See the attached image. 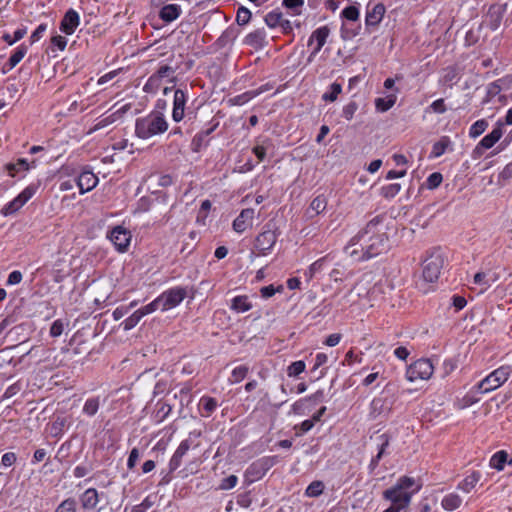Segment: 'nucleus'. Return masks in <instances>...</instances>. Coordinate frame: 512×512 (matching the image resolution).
Here are the masks:
<instances>
[{"mask_svg":"<svg viewBox=\"0 0 512 512\" xmlns=\"http://www.w3.org/2000/svg\"><path fill=\"white\" fill-rule=\"evenodd\" d=\"M377 224L369 222L365 229L351 238L346 251L357 260H368L388 248V239L383 233H376Z\"/></svg>","mask_w":512,"mask_h":512,"instance_id":"nucleus-1","label":"nucleus"},{"mask_svg":"<svg viewBox=\"0 0 512 512\" xmlns=\"http://www.w3.org/2000/svg\"><path fill=\"white\" fill-rule=\"evenodd\" d=\"M420 488L421 485L417 484L413 477L402 476L393 487L383 492V497L391 501L393 505L405 509L410 505L412 496L416 494Z\"/></svg>","mask_w":512,"mask_h":512,"instance_id":"nucleus-2","label":"nucleus"},{"mask_svg":"<svg viewBox=\"0 0 512 512\" xmlns=\"http://www.w3.org/2000/svg\"><path fill=\"white\" fill-rule=\"evenodd\" d=\"M168 127L164 114L159 111H152L145 117L136 120L135 134L138 138L146 140L165 133Z\"/></svg>","mask_w":512,"mask_h":512,"instance_id":"nucleus-3","label":"nucleus"},{"mask_svg":"<svg viewBox=\"0 0 512 512\" xmlns=\"http://www.w3.org/2000/svg\"><path fill=\"white\" fill-rule=\"evenodd\" d=\"M445 256L440 249L433 250L423 261L422 275L425 281L435 282L438 280L444 267Z\"/></svg>","mask_w":512,"mask_h":512,"instance_id":"nucleus-4","label":"nucleus"},{"mask_svg":"<svg viewBox=\"0 0 512 512\" xmlns=\"http://www.w3.org/2000/svg\"><path fill=\"white\" fill-rule=\"evenodd\" d=\"M279 234L276 223L269 221L264 225L262 232L255 238L254 248L259 254L266 255L273 249Z\"/></svg>","mask_w":512,"mask_h":512,"instance_id":"nucleus-5","label":"nucleus"},{"mask_svg":"<svg viewBox=\"0 0 512 512\" xmlns=\"http://www.w3.org/2000/svg\"><path fill=\"white\" fill-rule=\"evenodd\" d=\"M511 371V367L508 365L501 366L492 371L478 383V391L480 393H488L499 388L509 379Z\"/></svg>","mask_w":512,"mask_h":512,"instance_id":"nucleus-6","label":"nucleus"},{"mask_svg":"<svg viewBox=\"0 0 512 512\" xmlns=\"http://www.w3.org/2000/svg\"><path fill=\"white\" fill-rule=\"evenodd\" d=\"M434 373V365L430 359L421 358L412 363L406 371V379L409 382L428 380Z\"/></svg>","mask_w":512,"mask_h":512,"instance_id":"nucleus-7","label":"nucleus"},{"mask_svg":"<svg viewBox=\"0 0 512 512\" xmlns=\"http://www.w3.org/2000/svg\"><path fill=\"white\" fill-rule=\"evenodd\" d=\"M39 186L40 182L28 185L17 197L2 208L1 213L4 216H8L17 212L35 195Z\"/></svg>","mask_w":512,"mask_h":512,"instance_id":"nucleus-8","label":"nucleus"},{"mask_svg":"<svg viewBox=\"0 0 512 512\" xmlns=\"http://www.w3.org/2000/svg\"><path fill=\"white\" fill-rule=\"evenodd\" d=\"M187 290L183 287H174L164 291L157 298L161 311H167L178 306L186 297Z\"/></svg>","mask_w":512,"mask_h":512,"instance_id":"nucleus-9","label":"nucleus"},{"mask_svg":"<svg viewBox=\"0 0 512 512\" xmlns=\"http://www.w3.org/2000/svg\"><path fill=\"white\" fill-rule=\"evenodd\" d=\"M176 68H173L169 65H162L160 66L156 72H154L147 80L146 84L144 85V91L150 92L153 89H156L160 86L161 80L163 78H168L169 82L175 84L176 78L173 76L175 73Z\"/></svg>","mask_w":512,"mask_h":512,"instance_id":"nucleus-10","label":"nucleus"},{"mask_svg":"<svg viewBox=\"0 0 512 512\" xmlns=\"http://www.w3.org/2000/svg\"><path fill=\"white\" fill-rule=\"evenodd\" d=\"M506 9V3L492 4L484 17L483 24L492 31L497 30L500 27Z\"/></svg>","mask_w":512,"mask_h":512,"instance_id":"nucleus-11","label":"nucleus"},{"mask_svg":"<svg viewBox=\"0 0 512 512\" xmlns=\"http://www.w3.org/2000/svg\"><path fill=\"white\" fill-rule=\"evenodd\" d=\"M385 6L382 3L367 5L366 17H365V29L368 33L373 32L380 22L382 21L385 14Z\"/></svg>","mask_w":512,"mask_h":512,"instance_id":"nucleus-12","label":"nucleus"},{"mask_svg":"<svg viewBox=\"0 0 512 512\" xmlns=\"http://www.w3.org/2000/svg\"><path fill=\"white\" fill-rule=\"evenodd\" d=\"M329 35L330 29L328 28V26H321L312 32L308 40V46L314 47L311 54L308 57V62H312L313 58L321 51Z\"/></svg>","mask_w":512,"mask_h":512,"instance_id":"nucleus-13","label":"nucleus"},{"mask_svg":"<svg viewBox=\"0 0 512 512\" xmlns=\"http://www.w3.org/2000/svg\"><path fill=\"white\" fill-rule=\"evenodd\" d=\"M108 237L119 252L127 251L131 241L129 230L123 226H116L110 231Z\"/></svg>","mask_w":512,"mask_h":512,"instance_id":"nucleus-14","label":"nucleus"},{"mask_svg":"<svg viewBox=\"0 0 512 512\" xmlns=\"http://www.w3.org/2000/svg\"><path fill=\"white\" fill-rule=\"evenodd\" d=\"M188 100L187 91L178 88L174 91L172 119L175 122H180L185 116V106Z\"/></svg>","mask_w":512,"mask_h":512,"instance_id":"nucleus-15","label":"nucleus"},{"mask_svg":"<svg viewBox=\"0 0 512 512\" xmlns=\"http://www.w3.org/2000/svg\"><path fill=\"white\" fill-rule=\"evenodd\" d=\"M255 217V211L252 208L243 209L240 214L233 221V230L237 233H243L248 228L252 227Z\"/></svg>","mask_w":512,"mask_h":512,"instance_id":"nucleus-16","label":"nucleus"},{"mask_svg":"<svg viewBox=\"0 0 512 512\" xmlns=\"http://www.w3.org/2000/svg\"><path fill=\"white\" fill-rule=\"evenodd\" d=\"M80 23V17L79 14L74 9H69L60 25V29L62 32H64L67 35H71L75 32L76 28L79 26Z\"/></svg>","mask_w":512,"mask_h":512,"instance_id":"nucleus-17","label":"nucleus"},{"mask_svg":"<svg viewBox=\"0 0 512 512\" xmlns=\"http://www.w3.org/2000/svg\"><path fill=\"white\" fill-rule=\"evenodd\" d=\"M190 441L188 439H185L181 441L179 446L177 447L176 451L172 455L170 461H169V471L173 472L176 469H178L182 463V458L187 454L188 450L190 449Z\"/></svg>","mask_w":512,"mask_h":512,"instance_id":"nucleus-18","label":"nucleus"},{"mask_svg":"<svg viewBox=\"0 0 512 512\" xmlns=\"http://www.w3.org/2000/svg\"><path fill=\"white\" fill-rule=\"evenodd\" d=\"M97 183L98 178L91 171H83L77 179V186L81 194L91 191Z\"/></svg>","mask_w":512,"mask_h":512,"instance_id":"nucleus-19","label":"nucleus"},{"mask_svg":"<svg viewBox=\"0 0 512 512\" xmlns=\"http://www.w3.org/2000/svg\"><path fill=\"white\" fill-rule=\"evenodd\" d=\"M100 501V494L95 488H88L80 495L81 507L84 510H93Z\"/></svg>","mask_w":512,"mask_h":512,"instance_id":"nucleus-20","label":"nucleus"},{"mask_svg":"<svg viewBox=\"0 0 512 512\" xmlns=\"http://www.w3.org/2000/svg\"><path fill=\"white\" fill-rule=\"evenodd\" d=\"M502 126V120H499L496 124V127L480 140L479 144L481 147H483L485 150L492 148L503 135Z\"/></svg>","mask_w":512,"mask_h":512,"instance_id":"nucleus-21","label":"nucleus"},{"mask_svg":"<svg viewBox=\"0 0 512 512\" xmlns=\"http://www.w3.org/2000/svg\"><path fill=\"white\" fill-rule=\"evenodd\" d=\"M329 261L330 255L328 254L313 262L304 272L306 280L310 282L315 276L321 273L326 268Z\"/></svg>","mask_w":512,"mask_h":512,"instance_id":"nucleus-22","label":"nucleus"},{"mask_svg":"<svg viewBox=\"0 0 512 512\" xmlns=\"http://www.w3.org/2000/svg\"><path fill=\"white\" fill-rule=\"evenodd\" d=\"M252 303L247 295H239L231 300L230 309L236 313H244L252 309Z\"/></svg>","mask_w":512,"mask_h":512,"instance_id":"nucleus-23","label":"nucleus"},{"mask_svg":"<svg viewBox=\"0 0 512 512\" xmlns=\"http://www.w3.org/2000/svg\"><path fill=\"white\" fill-rule=\"evenodd\" d=\"M181 13V8L177 4H167L160 10V18L165 22L176 20Z\"/></svg>","mask_w":512,"mask_h":512,"instance_id":"nucleus-24","label":"nucleus"},{"mask_svg":"<svg viewBox=\"0 0 512 512\" xmlns=\"http://www.w3.org/2000/svg\"><path fill=\"white\" fill-rule=\"evenodd\" d=\"M379 445H378V453L375 457L372 458L369 468L373 471L377 466L381 458L383 457L386 448L389 446V437L386 434H382L378 437Z\"/></svg>","mask_w":512,"mask_h":512,"instance_id":"nucleus-25","label":"nucleus"},{"mask_svg":"<svg viewBox=\"0 0 512 512\" xmlns=\"http://www.w3.org/2000/svg\"><path fill=\"white\" fill-rule=\"evenodd\" d=\"M462 504V498L456 493H449L441 501V506L446 511H454Z\"/></svg>","mask_w":512,"mask_h":512,"instance_id":"nucleus-26","label":"nucleus"},{"mask_svg":"<svg viewBox=\"0 0 512 512\" xmlns=\"http://www.w3.org/2000/svg\"><path fill=\"white\" fill-rule=\"evenodd\" d=\"M266 90L267 89L265 88V86H261L258 89L246 91V92L234 97V99H233L234 104L244 105L245 103L249 102L250 100L257 97L258 95H260L261 93H263Z\"/></svg>","mask_w":512,"mask_h":512,"instance_id":"nucleus-27","label":"nucleus"},{"mask_svg":"<svg viewBox=\"0 0 512 512\" xmlns=\"http://www.w3.org/2000/svg\"><path fill=\"white\" fill-rule=\"evenodd\" d=\"M480 477L481 475L479 472L471 473L458 484V489L462 490L463 492L469 493L476 486V484L480 480Z\"/></svg>","mask_w":512,"mask_h":512,"instance_id":"nucleus-28","label":"nucleus"},{"mask_svg":"<svg viewBox=\"0 0 512 512\" xmlns=\"http://www.w3.org/2000/svg\"><path fill=\"white\" fill-rule=\"evenodd\" d=\"M5 169L8 171L11 177H15L16 174L20 171H28L30 169V165L25 158H19L15 163H7L5 165Z\"/></svg>","mask_w":512,"mask_h":512,"instance_id":"nucleus-29","label":"nucleus"},{"mask_svg":"<svg viewBox=\"0 0 512 512\" xmlns=\"http://www.w3.org/2000/svg\"><path fill=\"white\" fill-rule=\"evenodd\" d=\"M507 459L508 453L505 450H500L490 458L489 465L497 471H501L504 469Z\"/></svg>","mask_w":512,"mask_h":512,"instance_id":"nucleus-30","label":"nucleus"},{"mask_svg":"<svg viewBox=\"0 0 512 512\" xmlns=\"http://www.w3.org/2000/svg\"><path fill=\"white\" fill-rule=\"evenodd\" d=\"M498 277L496 274H493L492 276H489L484 272H478L474 275L473 282L477 285H481L482 291L487 290L492 283L496 282Z\"/></svg>","mask_w":512,"mask_h":512,"instance_id":"nucleus-31","label":"nucleus"},{"mask_svg":"<svg viewBox=\"0 0 512 512\" xmlns=\"http://www.w3.org/2000/svg\"><path fill=\"white\" fill-rule=\"evenodd\" d=\"M396 99L395 94H390L384 98H377L375 100V107L380 112H386L394 106Z\"/></svg>","mask_w":512,"mask_h":512,"instance_id":"nucleus-32","label":"nucleus"},{"mask_svg":"<svg viewBox=\"0 0 512 512\" xmlns=\"http://www.w3.org/2000/svg\"><path fill=\"white\" fill-rule=\"evenodd\" d=\"M200 405L204 411L202 416L209 417L216 410L218 403L215 398L203 396L200 399Z\"/></svg>","mask_w":512,"mask_h":512,"instance_id":"nucleus-33","label":"nucleus"},{"mask_svg":"<svg viewBox=\"0 0 512 512\" xmlns=\"http://www.w3.org/2000/svg\"><path fill=\"white\" fill-rule=\"evenodd\" d=\"M27 46L24 44L19 45L8 60L9 70L13 69L26 55Z\"/></svg>","mask_w":512,"mask_h":512,"instance_id":"nucleus-34","label":"nucleus"},{"mask_svg":"<svg viewBox=\"0 0 512 512\" xmlns=\"http://www.w3.org/2000/svg\"><path fill=\"white\" fill-rule=\"evenodd\" d=\"M450 143V139L447 136L442 137L439 141L433 144L431 156L434 158L442 156L446 152Z\"/></svg>","mask_w":512,"mask_h":512,"instance_id":"nucleus-35","label":"nucleus"},{"mask_svg":"<svg viewBox=\"0 0 512 512\" xmlns=\"http://www.w3.org/2000/svg\"><path fill=\"white\" fill-rule=\"evenodd\" d=\"M282 19L283 14L279 10L270 11L264 17L265 24L269 28H278Z\"/></svg>","mask_w":512,"mask_h":512,"instance_id":"nucleus-36","label":"nucleus"},{"mask_svg":"<svg viewBox=\"0 0 512 512\" xmlns=\"http://www.w3.org/2000/svg\"><path fill=\"white\" fill-rule=\"evenodd\" d=\"M265 32L264 30H256L252 33H249L245 38V43L252 46H262L265 41Z\"/></svg>","mask_w":512,"mask_h":512,"instance_id":"nucleus-37","label":"nucleus"},{"mask_svg":"<svg viewBox=\"0 0 512 512\" xmlns=\"http://www.w3.org/2000/svg\"><path fill=\"white\" fill-rule=\"evenodd\" d=\"M100 407V401L98 397L88 398L83 406V413L87 416H94Z\"/></svg>","mask_w":512,"mask_h":512,"instance_id":"nucleus-38","label":"nucleus"},{"mask_svg":"<svg viewBox=\"0 0 512 512\" xmlns=\"http://www.w3.org/2000/svg\"><path fill=\"white\" fill-rule=\"evenodd\" d=\"M488 127V122L485 119H480L474 122L469 129V136L473 139L480 136Z\"/></svg>","mask_w":512,"mask_h":512,"instance_id":"nucleus-39","label":"nucleus"},{"mask_svg":"<svg viewBox=\"0 0 512 512\" xmlns=\"http://www.w3.org/2000/svg\"><path fill=\"white\" fill-rule=\"evenodd\" d=\"M341 92H342L341 84L334 82L330 85V91L325 92L322 95V99H323V101H326V102H334L337 100V98H338L339 94H341Z\"/></svg>","mask_w":512,"mask_h":512,"instance_id":"nucleus-40","label":"nucleus"},{"mask_svg":"<svg viewBox=\"0 0 512 512\" xmlns=\"http://www.w3.org/2000/svg\"><path fill=\"white\" fill-rule=\"evenodd\" d=\"M459 79L458 68L455 66L447 67L443 70L442 80L445 84L456 83Z\"/></svg>","mask_w":512,"mask_h":512,"instance_id":"nucleus-41","label":"nucleus"},{"mask_svg":"<svg viewBox=\"0 0 512 512\" xmlns=\"http://www.w3.org/2000/svg\"><path fill=\"white\" fill-rule=\"evenodd\" d=\"M326 206H327L326 197L324 195H318L317 197H315L312 200L309 209L314 211L315 214L318 215L326 209Z\"/></svg>","mask_w":512,"mask_h":512,"instance_id":"nucleus-42","label":"nucleus"},{"mask_svg":"<svg viewBox=\"0 0 512 512\" xmlns=\"http://www.w3.org/2000/svg\"><path fill=\"white\" fill-rule=\"evenodd\" d=\"M249 368L246 365H240L235 367L232 370L230 382L231 383H239L241 382L248 374Z\"/></svg>","mask_w":512,"mask_h":512,"instance_id":"nucleus-43","label":"nucleus"},{"mask_svg":"<svg viewBox=\"0 0 512 512\" xmlns=\"http://www.w3.org/2000/svg\"><path fill=\"white\" fill-rule=\"evenodd\" d=\"M324 484L322 481H313L306 488L305 494L308 497H318L323 493Z\"/></svg>","mask_w":512,"mask_h":512,"instance_id":"nucleus-44","label":"nucleus"},{"mask_svg":"<svg viewBox=\"0 0 512 512\" xmlns=\"http://www.w3.org/2000/svg\"><path fill=\"white\" fill-rule=\"evenodd\" d=\"M141 319V314L138 310H136L132 315H130L121 323V326H123L125 331L131 330L140 322Z\"/></svg>","mask_w":512,"mask_h":512,"instance_id":"nucleus-45","label":"nucleus"},{"mask_svg":"<svg viewBox=\"0 0 512 512\" xmlns=\"http://www.w3.org/2000/svg\"><path fill=\"white\" fill-rule=\"evenodd\" d=\"M305 367H306V365H305L304 361L299 360V361L292 362L288 366L287 374L290 377H296L299 374H301L302 372H304Z\"/></svg>","mask_w":512,"mask_h":512,"instance_id":"nucleus-46","label":"nucleus"},{"mask_svg":"<svg viewBox=\"0 0 512 512\" xmlns=\"http://www.w3.org/2000/svg\"><path fill=\"white\" fill-rule=\"evenodd\" d=\"M401 190V185L398 183L389 184L381 189V194L385 198H393L395 197Z\"/></svg>","mask_w":512,"mask_h":512,"instance_id":"nucleus-47","label":"nucleus"},{"mask_svg":"<svg viewBox=\"0 0 512 512\" xmlns=\"http://www.w3.org/2000/svg\"><path fill=\"white\" fill-rule=\"evenodd\" d=\"M343 18L349 21H357L359 19V9L356 6H348L344 8L341 12Z\"/></svg>","mask_w":512,"mask_h":512,"instance_id":"nucleus-48","label":"nucleus"},{"mask_svg":"<svg viewBox=\"0 0 512 512\" xmlns=\"http://www.w3.org/2000/svg\"><path fill=\"white\" fill-rule=\"evenodd\" d=\"M358 110V104L355 101H350L342 109V116L350 121L353 119L355 112Z\"/></svg>","mask_w":512,"mask_h":512,"instance_id":"nucleus-49","label":"nucleus"},{"mask_svg":"<svg viewBox=\"0 0 512 512\" xmlns=\"http://www.w3.org/2000/svg\"><path fill=\"white\" fill-rule=\"evenodd\" d=\"M251 19V12L246 7H240L236 14V21L239 25H246Z\"/></svg>","mask_w":512,"mask_h":512,"instance_id":"nucleus-50","label":"nucleus"},{"mask_svg":"<svg viewBox=\"0 0 512 512\" xmlns=\"http://www.w3.org/2000/svg\"><path fill=\"white\" fill-rule=\"evenodd\" d=\"M55 512H76V502L72 498L62 501Z\"/></svg>","mask_w":512,"mask_h":512,"instance_id":"nucleus-51","label":"nucleus"},{"mask_svg":"<svg viewBox=\"0 0 512 512\" xmlns=\"http://www.w3.org/2000/svg\"><path fill=\"white\" fill-rule=\"evenodd\" d=\"M158 309L161 310V306H160V303L158 301V298H156L152 302L147 304L146 306L138 309V311H139V313L141 314V316L143 318L144 316H146L148 314H151V313L155 312Z\"/></svg>","mask_w":512,"mask_h":512,"instance_id":"nucleus-52","label":"nucleus"},{"mask_svg":"<svg viewBox=\"0 0 512 512\" xmlns=\"http://www.w3.org/2000/svg\"><path fill=\"white\" fill-rule=\"evenodd\" d=\"M314 421L311 420V419H307V420H304L300 425H296L294 427L295 431H296V436H301L305 433H307L308 431H310L313 427H314Z\"/></svg>","mask_w":512,"mask_h":512,"instance_id":"nucleus-53","label":"nucleus"},{"mask_svg":"<svg viewBox=\"0 0 512 512\" xmlns=\"http://www.w3.org/2000/svg\"><path fill=\"white\" fill-rule=\"evenodd\" d=\"M427 111H432L437 114H443L447 111L444 99H437L431 103V105L427 108Z\"/></svg>","mask_w":512,"mask_h":512,"instance_id":"nucleus-54","label":"nucleus"},{"mask_svg":"<svg viewBox=\"0 0 512 512\" xmlns=\"http://www.w3.org/2000/svg\"><path fill=\"white\" fill-rule=\"evenodd\" d=\"M237 483L238 477L236 475H230L221 481L219 488L221 490H230L234 488L237 485Z\"/></svg>","mask_w":512,"mask_h":512,"instance_id":"nucleus-55","label":"nucleus"},{"mask_svg":"<svg viewBox=\"0 0 512 512\" xmlns=\"http://www.w3.org/2000/svg\"><path fill=\"white\" fill-rule=\"evenodd\" d=\"M283 286L279 285L277 288L274 285L264 286L260 289V294L263 298L267 299L275 295L276 292H281Z\"/></svg>","mask_w":512,"mask_h":512,"instance_id":"nucleus-56","label":"nucleus"},{"mask_svg":"<svg viewBox=\"0 0 512 512\" xmlns=\"http://www.w3.org/2000/svg\"><path fill=\"white\" fill-rule=\"evenodd\" d=\"M442 180H443V177H442L441 173L434 172L428 176L427 186L429 189L437 188L441 184Z\"/></svg>","mask_w":512,"mask_h":512,"instance_id":"nucleus-57","label":"nucleus"},{"mask_svg":"<svg viewBox=\"0 0 512 512\" xmlns=\"http://www.w3.org/2000/svg\"><path fill=\"white\" fill-rule=\"evenodd\" d=\"M64 331V324L62 320H55L50 328V335L52 337H59Z\"/></svg>","mask_w":512,"mask_h":512,"instance_id":"nucleus-58","label":"nucleus"},{"mask_svg":"<svg viewBox=\"0 0 512 512\" xmlns=\"http://www.w3.org/2000/svg\"><path fill=\"white\" fill-rule=\"evenodd\" d=\"M46 30L47 25L44 23L40 24L30 36L31 43L39 41L42 38L43 34L46 32Z\"/></svg>","mask_w":512,"mask_h":512,"instance_id":"nucleus-59","label":"nucleus"},{"mask_svg":"<svg viewBox=\"0 0 512 512\" xmlns=\"http://www.w3.org/2000/svg\"><path fill=\"white\" fill-rule=\"evenodd\" d=\"M115 122V116L114 115H109L101 120H99L95 125H94V128L93 130L94 131H97V130H100L102 128H105L106 126L112 124Z\"/></svg>","mask_w":512,"mask_h":512,"instance_id":"nucleus-60","label":"nucleus"},{"mask_svg":"<svg viewBox=\"0 0 512 512\" xmlns=\"http://www.w3.org/2000/svg\"><path fill=\"white\" fill-rule=\"evenodd\" d=\"M16 459H17V457H16L15 453L7 452V453L3 454L2 459H1V464L4 467H10L16 462Z\"/></svg>","mask_w":512,"mask_h":512,"instance_id":"nucleus-61","label":"nucleus"},{"mask_svg":"<svg viewBox=\"0 0 512 512\" xmlns=\"http://www.w3.org/2000/svg\"><path fill=\"white\" fill-rule=\"evenodd\" d=\"M22 273L18 270L12 271L7 279V285H16L22 281Z\"/></svg>","mask_w":512,"mask_h":512,"instance_id":"nucleus-62","label":"nucleus"},{"mask_svg":"<svg viewBox=\"0 0 512 512\" xmlns=\"http://www.w3.org/2000/svg\"><path fill=\"white\" fill-rule=\"evenodd\" d=\"M139 459V450L137 448H133L129 454L127 460V467L129 469H133Z\"/></svg>","mask_w":512,"mask_h":512,"instance_id":"nucleus-63","label":"nucleus"},{"mask_svg":"<svg viewBox=\"0 0 512 512\" xmlns=\"http://www.w3.org/2000/svg\"><path fill=\"white\" fill-rule=\"evenodd\" d=\"M452 304H453V306H454L456 311H460V310H462L466 306L467 301L462 296L454 295L452 297Z\"/></svg>","mask_w":512,"mask_h":512,"instance_id":"nucleus-64","label":"nucleus"}]
</instances>
